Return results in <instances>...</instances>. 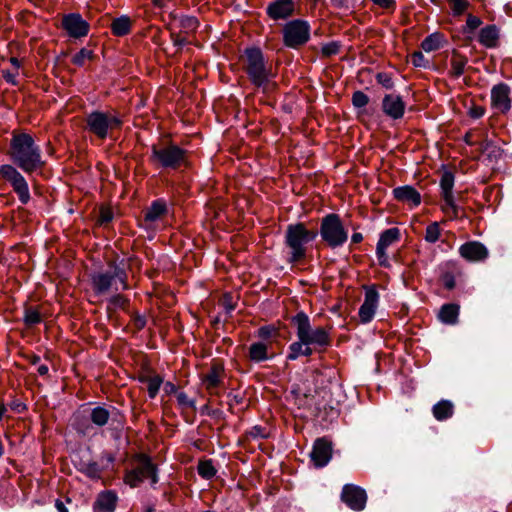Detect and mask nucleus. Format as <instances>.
<instances>
[{"label":"nucleus","mask_w":512,"mask_h":512,"mask_svg":"<svg viewBox=\"0 0 512 512\" xmlns=\"http://www.w3.org/2000/svg\"><path fill=\"white\" fill-rule=\"evenodd\" d=\"M491 101L493 106L505 112L510 108L509 88L505 84H498L492 88Z\"/></svg>","instance_id":"obj_23"},{"label":"nucleus","mask_w":512,"mask_h":512,"mask_svg":"<svg viewBox=\"0 0 512 512\" xmlns=\"http://www.w3.org/2000/svg\"><path fill=\"white\" fill-rule=\"evenodd\" d=\"M321 51L325 56H332L338 53L339 45L336 42L327 43L322 46Z\"/></svg>","instance_id":"obj_50"},{"label":"nucleus","mask_w":512,"mask_h":512,"mask_svg":"<svg viewBox=\"0 0 512 512\" xmlns=\"http://www.w3.org/2000/svg\"><path fill=\"white\" fill-rule=\"evenodd\" d=\"M372 2L381 8L389 9L394 6L395 0H372Z\"/></svg>","instance_id":"obj_54"},{"label":"nucleus","mask_w":512,"mask_h":512,"mask_svg":"<svg viewBox=\"0 0 512 512\" xmlns=\"http://www.w3.org/2000/svg\"><path fill=\"white\" fill-rule=\"evenodd\" d=\"M186 159V151L177 145L152 146L151 160L165 169H177Z\"/></svg>","instance_id":"obj_9"},{"label":"nucleus","mask_w":512,"mask_h":512,"mask_svg":"<svg viewBox=\"0 0 512 512\" xmlns=\"http://www.w3.org/2000/svg\"><path fill=\"white\" fill-rule=\"evenodd\" d=\"M149 479L152 486L158 482V469L151 458L145 454L136 457V465L125 474V483L130 487L139 486L144 480Z\"/></svg>","instance_id":"obj_8"},{"label":"nucleus","mask_w":512,"mask_h":512,"mask_svg":"<svg viewBox=\"0 0 512 512\" xmlns=\"http://www.w3.org/2000/svg\"><path fill=\"white\" fill-rule=\"evenodd\" d=\"M128 275L124 267L111 262L108 269L91 275V285L96 295L117 293L129 288Z\"/></svg>","instance_id":"obj_3"},{"label":"nucleus","mask_w":512,"mask_h":512,"mask_svg":"<svg viewBox=\"0 0 512 512\" xmlns=\"http://www.w3.org/2000/svg\"><path fill=\"white\" fill-rule=\"evenodd\" d=\"M139 382L145 385L149 398L154 399L163 383V378L158 374L146 372L139 376Z\"/></svg>","instance_id":"obj_25"},{"label":"nucleus","mask_w":512,"mask_h":512,"mask_svg":"<svg viewBox=\"0 0 512 512\" xmlns=\"http://www.w3.org/2000/svg\"><path fill=\"white\" fill-rule=\"evenodd\" d=\"M228 397L230 398V406L241 404L243 400L242 396L238 394L230 393Z\"/></svg>","instance_id":"obj_57"},{"label":"nucleus","mask_w":512,"mask_h":512,"mask_svg":"<svg viewBox=\"0 0 512 512\" xmlns=\"http://www.w3.org/2000/svg\"><path fill=\"white\" fill-rule=\"evenodd\" d=\"M363 240V236L361 233L355 232L351 236V242L354 244L360 243Z\"/></svg>","instance_id":"obj_60"},{"label":"nucleus","mask_w":512,"mask_h":512,"mask_svg":"<svg viewBox=\"0 0 512 512\" xmlns=\"http://www.w3.org/2000/svg\"><path fill=\"white\" fill-rule=\"evenodd\" d=\"M123 124L120 116L112 111H92L86 117V126L89 132L99 139H106L114 130Z\"/></svg>","instance_id":"obj_5"},{"label":"nucleus","mask_w":512,"mask_h":512,"mask_svg":"<svg viewBox=\"0 0 512 512\" xmlns=\"http://www.w3.org/2000/svg\"><path fill=\"white\" fill-rule=\"evenodd\" d=\"M247 435L252 439H264L267 438L269 433L266 428L256 425L253 426L248 432Z\"/></svg>","instance_id":"obj_44"},{"label":"nucleus","mask_w":512,"mask_h":512,"mask_svg":"<svg viewBox=\"0 0 512 512\" xmlns=\"http://www.w3.org/2000/svg\"><path fill=\"white\" fill-rule=\"evenodd\" d=\"M244 70L251 84L263 93L276 88L275 73L265 61L262 51L257 47L246 48L243 55Z\"/></svg>","instance_id":"obj_2"},{"label":"nucleus","mask_w":512,"mask_h":512,"mask_svg":"<svg viewBox=\"0 0 512 512\" xmlns=\"http://www.w3.org/2000/svg\"><path fill=\"white\" fill-rule=\"evenodd\" d=\"M224 367L220 363H214L208 372L201 378L202 385L210 395H217L223 384Z\"/></svg>","instance_id":"obj_16"},{"label":"nucleus","mask_w":512,"mask_h":512,"mask_svg":"<svg viewBox=\"0 0 512 512\" xmlns=\"http://www.w3.org/2000/svg\"><path fill=\"white\" fill-rule=\"evenodd\" d=\"M376 256H377L378 262L381 266H383V267L389 266V260H388V256H387V253L385 250H377L376 249Z\"/></svg>","instance_id":"obj_52"},{"label":"nucleus","mask_w":512,"mask_h":512,"mask_svg":"<svg viewBox=\"0 0 512 512\" xmlns=\"http://www.w3.org/2000/svg\"><path fill=\"white\" fill-rule=\"evenodd\" d=\"M17 71L15 73L13 72H10V71H3V77L4 79L6 80V82L12 84V85H16L17 82H16V76H17Z\"/></svg>","instance_id":"obj_53"},{"label":"nucleus","mask_w":512,"mask_h":512,"mask_svg":"<svg viewBox=\"0 0 512 512\" xmlns=\"http://www.w3.org/2000/svg\"><path fill=\"white\" fill-rule=\"evenodd\" d=\"M449 3L451 5L452 14L456 17L462 15L470 6L468 0H452Z\"/></svg>","instance_id":"obj_40"},{"label":"nucleus","mask_w":512,"mask_h":512,"mask_svg":"<svg viewBox=\"0 0 512 512\" xmlns=\"http://www.w3.org/2000/svg\"><path fill=\"white\" fill-rule=\"evenodd\" d=\"M62 27L72 38L85 37L89 32V24L80 14L71 13L62 19Z\"/></svg>","instance_id":"obj_15"},{"label":"nucleus","mask_w":512,"mask_h":512,"mask_svg":"<svg viewBox=\"0 0 512 512\" xmlns=\"http://www.w3.org/2000/svg\"><path fill=\"white\" fill-rule=\"evenodd\" d=\"M291 322L296 327V334L299 340L321 348L330 344V336L327 330L323 327L312 328L306 313L298 312L292 317Z\"/></svg>","instance_id":"obj_6"},{"label":"nucleus","mask_w":512,"mask_h":512,"mask_svg":"<svg viewBox=\"0 0 512 512\" xmlns=\"http://www.w3.org/2000/svg\"><path fill=\"white\" fill-rule=\"evenodd\" d=\"M450 63H451L452 75L454 77L458 78L464 74L465 67H466L468 61H467L466 57H464L460 54L454 53L451 57Z\"/></svg>","instance_id":"obj_34"},{"label":"nucleus","mask_w":512,"mask_h":512,"mask_svg":"<svg viewBox=\"0 0 512 512\" xmlns=\"http://www.w3.org/2000/svg\"><path fill=\"white\" fill-rule=\"evenodd\" d=\"M377 82L381 84L386 89H391L393 87V81L392 78L389 76V74L385 72H380L376 76Z\"/></svg>","instance_id":"obj_49"},{"label":"nucleus","mask_w":512,"mask_h":512,"mask_svg":"<svg viewBox=\"0 0 512 512\" xmlns=\"http://www.w3.org/2000/svg\"><path fill=\"white\" fill-rule=\"evenodd\" d=\"M311 346H314V345L311 343H306V342L303 343L302 356L312 355L313 349L311 348Z\"/></svg>","instance_id":"obj_58"},{"label":"nucleus","mask_w":512,"mask_h":512,"mask_svg":"<svg viewBox=\"0 0 512 512\" xmlns=\"http://www.w3.org/2000/svg\"><path fill=\"white\" fill-rule=\"evenodd\" d=\"M266 12L273 20L287 19L294 12V2L292 0H275L267 6Z\"/></svg>","instance_id":"obj_20"},{"label":"nucleus","mask_w":512,"mask_h":512,"mask_svg":"<svg viewBox=\"0 0 512 512\" xmlns=\"http://www.w3.org/2000/svg\"><path fill=\"white\" fill-rule=\"evenodd\" d=\"M310 456L315 467L322 468L326 466L332 457L331 443L324 438L317 439Z\"/></svg>","instance_id":"obj_17"},{"label":"nucleus","mask_w":512,"mask_h":512,"mask_svg":"<svg viewBox=\"0 0 512 512\" xmlns=\"http://www.w3.org/2000/svg\"><path fill=\"white\" fill-rule=\"evenodd\" d=\"M9 155L14 164L25 173H32L45 165L40 147L27 133L13 134Z\"/></svg>","instance_id":"obj_1"},{"label":"nucleus","mask_w":512,"mask_h":512,"mask_svg":"<svg viewBox=\"0 0 512 512\" xmlns=\"http://www.w3.org/2000/svg\"><path fill=\"white\" fill-rule=\"evenodd\" d=\"M441 235V229L438 222H432L430 223L425 230V236L424 239L428 243H436Z\"/></svg>","instance_id":"obj_36"},{"label":"nucleus","mask_w":512,"mask_h":512,"mask_svg":"<svg viewBox=\"0 0 512 512\" xmlns=\"http://www.w3.org/2000/svg\"><path fill=\"white\" fill-rule=\"evenodd\" d=\"M186 42H187V41L185 40V38H179V37H177V38L174 40V45H175V46L182 47V46H184V45L186 44Z\"/></svg>","instance_id":"obj_63"},{"label":"nucleus","mask_w":512,"mask_h":512,"mask_svg":"<svg viewBox=\"0 0 512 512\" xmlns=\"http://www.w3.org/2000/svg\"><path fill=\"white\" fill-rule=\"evenodd\" d=\"M341 499L352 510L361 511L365 508L367 495L361 487L346 484L342 489Z\"/></svg>","instance_id":"obj_14"},{"label":"nucleus","mask_w":512,"mask_h":512,"mask_svg":"<svg viewBox=\"0 0 512 512\" xmlns=\"http://www.w3.org/2000/svg\"><path fill=\"white\" fill-rule=\"evenodd\" d=\"M322 240L331 248L343 246L348 239V232L338 214L330 213L322 218L320 225Z\"/></svg>","instance_id":"obj_7"},{"label":"nucleus","mask_w":512,"mask_h":512,"mask_svg":"<svg viewBox=\"0 0 512 512\" xmlns=\"http://www.w3.org/2000/svg\"><path fill=\"white\" fill-rule=\"evenodd\" d=\"M177 402L183 408L195 409V400L191 399L186 393L179 392L177 394Z\"/></svg>","instance_id":"obj_47"},{"label":"nucleus","mask_w":512,"mask_h":512,"mask_svg":"<svg viewBox=\"0 0 512 512\" xmlns=\"http://www.w3.org/2000/svg\"><path fill=\"white\" fill-rule=\"evenodd\" d=\"M482 24V20L477 17V16H474L472 14H468L467 15V19H466V25L464 27V33H473L478 27H480V25Z\"/></svg>","instance_id":"obj_42"},{"label":"nucleus","mask_w":512,"mask_h":512,"mask_svg":"<svg viewBox=\"0 0 512 512\" xmlns=\"http://www.w3.org/2000/svg\"><path fill=\"white\" fill-rule=\"evenodd\" d=\"M55 506H56L58 512H68L65 505L59 500L56 501Z\"/></svg>","instance_id":"obj_62"},{"label":"nucleus","mask_w":512,"mask_h":512,"mask_svg":"<svg viewBox=\"0 0 512 512\" xmlns=\"http://www.w3.org/2000/svg\"><path fill=\"white\" fill-rule=\"evenodd\" d=\"M110 417L109 411L101 406H97L93 408L90 412V419L92 423H94L97 426H104L107 424Z\"/></svg>","instance_id":"obj_35"},{"label":"nucleus","mask_w":512,"mask_h":512,"mask_svg":"<svg viewBox=\"0 0 512 512\" xmlns=\"http://www.w3.org/2000/svg\"><path fill=\"white\" fill-rule=\"evenodd\" d=\"M400 238V230L396 227L389 228L380 234L376 249L387 251L388 247L396 243Z\"/></svg>","instance_id":"obj_27"},{"label":"nucleus","mask_w":512,"mask_h":512,"mask_svg":"<svg viewBox=\"0 0 512 512\" xmlns=\"http://www.w3.org/2000/svg\"><path fill=\"white\" fill-rule=\"evenodd\" d=\"M406 105L401 96L387 94L382 100V110L393 120L401 119L404 115Z\"/></svg>","instance_id":"obj_19"},{"label":"nucleus","mask_w":512,"mask_h":512,"mask_svg":"<svg viewBox=\"0 0 512 512\" xmlns=\"http://www.w3.org/2000/svg\"><path fill=\"white\" fill-rule=\"evenodd\" d=\"M432 412L438 421H444L453 415L454 405L449 400H441L433 406Z\"/></svg>","instance_id":"obj_28"},{"label":"nucleus","mask_w":512,"mask_h":512,"mask_svg":"<svg viewBox=\"0 0 512 512\" xmlns=\"http://www.w3.org/2000/svg\"><path fill=\"white\" fill-rule=\"evenodd\" d=\"M317 232L308 230L303 223L290 224L285 232V246L288 249V262L297 263L307 254V245L315 240Z\"/></svg>","instance_id":"obj_4"},{"label":"nucleus","mask_w":512,"mask_h":512,"mask_svg":"<svg viewBox=\"0 0 512 512\" xmlns=\"http://www.w3.org/2000/svg\"><path fill=\"white\" fill-rule=\"evenodd\" d=\"M127 302L128 300L124 296L120 295L119 292L113 293L109 299V303L116 308H124Z\"/></svg>","instance_id":"obj_48"},{"label":"nucleus","mask_w":512,"mask_h":512,"mask_svg":"<svg viewBox=\"0 0 512 512\" xmlns=\"http://www.w3.org/2000/svg\"><path fill=\"white\" fill-rule=\"evenodd\" d=\"M442 283L444 285V287L448 290H451L455 287L456 285V281H455V277L452 273L450 272H447L445 273L443 276H442Z\"/></svg>","instance_id":"obj_51"},{"label":"nucleus","mask_w":512,"mask_h":512,"mask_svg":"<svg viewBox=\"0 0 512 512\" xmlns=\"http://www.w3.org/2000/svg\"><path fill=\"white\" fill-rule=\"evenodd\" d=\"M455 178L452 172L446 170L442 173L440 178L441 196L444 200L445 206L443 210L445 212L451 211L454 216L458 215V205L455 202L453 187Z\"/></svg>","instance_id":"obj_13"},{"label":"nucleus","mask_w":512,"mask_h":512,"mask_svg":"<svg viewBox=\"0 0 512 512\" xmlns=\"http://www.w3.org/2000/svg\"><path fill=\"white\" fill-rule=\"evenodd\" d=\"M112 220V213L109 210H102L100 214L101 223H107Z\"/></svg>","instance_id":"obj_56"},{"label":"nucleus","mask_w":512,"mask_h":512,"mask_svg":"<svg viewBox=\"0 0 512 512\" xmlns=\"http://www.w3.org/2000/svg\"><path fill=\"white\" fill-rule=\"evenodd\" d=\"M117 496L111 491H105L98 495L94 505V512H114L116 508Z\"/></svg>","instance_id":"obj_24"},{"label":"nucleus","mask_w":512,"mask_h":512,"mask_svg":"<svg viewBox=\"0 0 512 512\" xmlns=\"http://www.w3.org/2000/svg\"><path fill=\"white\" fill-rule=\"evenodd\" d=\"M392 194L399 202L417 207L421 203L420 193L410 185L400 186L393 189Z\"/></svg>","instance_id":"obj_21"},{"label":"nucleus","mask_w":512,"mask_h":512,"mask_svg":"<svg viewBox=\"0 0 512 512\" xmlns=\"http://www.w3.org/2000/svg\"><path fill=\"white\" fill-rule=\"evenodd\" d=\"M0 177L8 182L22 204L30 201L29 186L24 176L11 164L0 166Z\"/></svg>","instance_id":"obj_11"},{"label":"nucleus","mask_w":512,"mask_h":512,"mask_svg":"<svg viewBox=\"0 0 512 512\" xmlns=\"http://www.w3.org/2000/svg\"><path fill=\"white\" fill-rule=\"evenodd\" d=\"M365 298L363 304L359 308V318L361 323L367 324L372 321L375 316L379 304V293L374 285L365 286Z\"/></svg>","instance_id":"obj_12"},{"label":"nucleus","mask_w":512,"mask_h":512,"mask_svg":"<svg viewBox=\"0 0 512 512\" xmlns=\"http://www.w3.org/2000/svg\"><path fill=\"white\" fill-rule=\"evenodd\" d=\"M473 118H480L484 115V109L482 107H475L470 112Z\"/></svg>","instance_id":"obj_59"},{"label":"nucleus","mask_w":512,"mask_h":512,"mask_svg":"<svg viewBox=\"0 0 512 512\" xmlns=\"http://www.w3.org/2000/svg\"><path fill=\"white\" fill-rule=\"evenodd\" d=\"M459 254L469 262L484 261L488 255V249L478 241H469L462 244L459 248Z\"/></svg>","instance_id":"obj_18"},{"label":"nucleus","mask_w":512,"mask_h":512,"mask_svg":"<svg viewBox=\"0 0 512 512\" xmlns=\"http://www.w3.org/2000/svg\"><path fill=\"white\" fill-rule=\"evenodd\" d=\"M179 23L181 29L186 33L195 31L199 26V21L194 16H182L179 19Z\"/></svg>","instance_id":"obj_38"},{"label":"nucleus","mask_w":512,"mask_h":512,"mask_svg":"<svg viewBox=\"0 0 512 512\" xmlns=\"http://www.w3.org/2000/svg\"><path fill=\"white\" fill-rule=\"evenodd\" d=\"M411 63L415 67H423L426 68L429 66V60L426 59L422 52L416 51L411 55Z\"/></svg>","instance_id":"obj_45"},{"label":"nucleus","mask_w":512,"mask_h":512,"mask_svg":"<svg viewBox=\"0 0 512 512\" xmlns=\"http://www.w3.org/2000/svg\"><path fill=\"white\" fill-rule=\"evenodd\" d=\"M499 31L495 25H487L479 32L478 41L486 48H493L497 45Z\"/></svg>","instance_id":"obj_26"},{"label":"nucleus","mask_w":512,"mask_h":512,"mask_svg":"<svg viewBox=\"0 0 512 512\" xmlns=\"http://www.w3.org/2000/svg\"><path fill=\"white\" fill-rule=\"evenodd\" d=\"M168 212L166 202L158 199L152 202L151 206L146 210L143 225L145 228H152L154 223L160 220Z\"/></svg>","instance_id":"obj_22"},{"label":"nucleus","mask_w":512,"mask_h":512,"mask_svg":"<svg viewBox=\"0 0 512 512\" xmlns=\"http://www.w3.org/2000/svg\"><path fill=\"white\" fill-rule=\"evenodd\" d=\"M131 20L127 16H120L111 23V30L116 36H124L130 32Z\"/></svg>","instance_id":"obj_32"},{"label":"nucleus","mask_w":512,"mask_h":512,"mask_svg":"<svg viewBox=\"0 0 512 512\" xmlns=\"http://www.w3.org/2000/svg\"><path fill=\"white\" fill-rule=\"evenodd\" d=\"M25 323L27 325H35L41 322V315L37 310L28 309L25 312Z\"/></svg>","instance_id":"obj_46"},{"label":"nucleus","mask_w":512,"mask_h":512,"mask_svg":"<svg viewBox=\"0 0 512 512\" xmlns=\"http://www.w3.org/2000/svg\"><path fill=\"white\" fill-rule=\"evenodd\" d=\"M459 315V306L457 304H444L439 312V319L446 324H455Z\"/></svg>","instance_id":"obj_29"},{"label":"nucleus","mask_w":512,"mask_h":512,"mask_svg":"<svg viewBox=\"0 0 512 512\" xmlns=\"http://www.w3.org/2000/svg\"><path fill=\"white\" fill-rule=\"evenodd\" d=\"M249 358L253 362H262L269 359L268 346L263 342H254L249 347Z\"/></svg>","instance_id":"obj_30"},{"label":"nucleus","mask_w":512,"mask_h":512,"mask_svg":"<svg viewBox=\"0 0 512 512\" xmlns=\"http://www.w3.org/2000/svg\"><path fill=\"white\" fill-rule=\"evenodd\" d=\"M6 412H7L6 406L3 403H0V422L2 421Z\"/></svg>","instance_id":"obj_64"},{"label":"nucleus","mask_w":512,"mask_h":512,"mask_svg":"<svg viewBox=\"0 0 512 512\" xmlns=\"http://www.w3.org/2000/svg\"><path fill=\"white\" fill-rule=\"evenodd\" d=\"M369 103V97L362 91L358 90L352 94V104L355 108H364Z\"/></svg>","instance_id":"obj_41"},{"label":"nucleus","mask_w":512,"mask_h":512,"mask_svg":"<svg viewBox=\"0 0 512 512\" xmlns=\"http://www.w3.org/2000/svg\"><path fill=\"white\" fill-rule=\"evenodd\" d=\"M303 341L299 340L293 342L289 346V354L287 355L288 360H296L299 356H302Z\"/></svg>","instance_id":"obj_43"},{"label":"nucleus","mask_w":512,"mask_h":512,"mask_svg":"<svg viewBox=\"0 0 512 512\" xmlns=\"http://www.w3.org/2000/svg\"><path fill=\"white\" fill-rule=\"evenodd\" d=\"M93 52L89 49L82 48L78 53H76L73 58L72 62L77 66H83L87 60L92 59Z\"/></svg>","instance_id":"obj_39"},{"label":"nucleus","mask_w":512,"mask_h":512,"mask_svg":"<svg viewBox=\"0 0 512 512\" xmlns=\"http://www.w3.org/2000/svg\"><path fill=\"white\" fill-rule=\"evenodd\" d=\"M48 371H49L48 366H47V365H45V364H41V365H39V366H38V368H37V372H38L40 375H42V376L47 375Z\"/></svg>","instance_id":"obj_61"},{"label":"nucleus","mask_w":512,"mask_h":512,"mask_svg":"<svg viewBox=\"0 0 512 512\" xmlns=\"http://www.w3.org/2000/svg\"><path fill=\"white\" fill-rule=\"evenodd\" d=\"M272 331L273 328H271L270 326H263L259 329L258 335L263 339H267L271 336Z\"/></svg>","instance_id":"obj_55"},{"label":"nucleus","mask_w":512,"mask_h":512,"mask_svg":"<svg viewBox=\"0 0 512 512\" xmlns=\"http://www.w3.org/2000/svg\"><path fill=\"white\" fill-rule=\"evenodd\" d=\"M215 469L211 460L200 461L198 464V473L202 478L211 479L216 475Z\"/></svg>","instance_id":"obj_37"},{"label":"nucleus","mask_w":512,"mask_h":512,"mask_svg":"<svg viewBox=\"0 0 512 512\" xmlns=\"http://www.w3.org/2000/svg\"><path fill=\"white\" fill-rule=\"evenodd\" d=\"M444 37L441 33H432L427 36L421 43V48L425 52H433L442 47Z\"/></svg>","instance_id":"obj_31"},{"label":"nucleus","mask_w":512,"mask_h":512,"mask_svg":"<svg viewBox=\"0 0 512 512\" xmlns=\"http://www.w3.org/2000/svg\"><path fill=\"white\" fill-rule=\"evenodd\" d=\"M310 30V25L305 20L288 21L283 27L284 45L293 49L305 45L310 39Z\"/></svg>","instance_id":"obj_10"},{"label":"nucleus","mask_w":512,"mask_h":512,"mask_svg":"<svg viewBox=\"0 0 512 512\" xmlns=\"http://www.w3.org/2000/svg\"><path fill=\"white\" fill-rule=\"evenodd\" d=\"M76 467L78 471L91 479H97L100 477L101 470L98 463L95 461H80Z\"/></svg>","instance_id":"obj_33"}]
</instances>
